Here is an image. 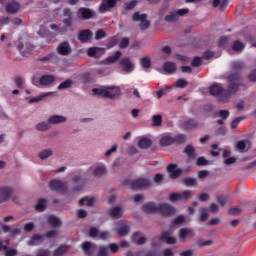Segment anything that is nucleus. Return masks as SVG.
Segmentation results:
<instances>
[{
	"mask_svg": "<svg viewBox=\"0 0 256 256\" xmlns=\"http://www.w3.org/2000/svg\"><path fill=\"white\" fill-rule=\"evenodd\" d=\"M228 89H225L222 84L215 83L212 84L209 88V93L213 97H217L222 103H227L231 99V95H235L239 91L241 86L242 79L239 74H230L228 76Z\"/></svg>",
	"mask_w": 256,
	"mask_h": 256,
	"instance_id": "obj_1",
	"label": "nucleus"
},
{
	"mask_svg": "<svg viewBox=\"0 0 256 256\" xmlns=\"http://www.w3.org/2000/svg\"><path fill=\"white\" fill-rule=\"evenodd\" d=\"M94 95L102 97L103 99H110L115 101L121 97V87L119 86H101L100 88L92 89Z\"/></svg>",
	"mask_w": 256,
	"mask_h": 256,
	"instance_id": "obj_2",
	"label": "nucleus"
},
{
	"mask_svg": "<svg viewBox=\"0 0 256 256\" xmlns=\"http://www.w3.org/2000/svg\"><path fill=\"white\" fill-rule=\"evenodd\" d=\"M189 13V8L176 9L169 12L165 16L164 21L166 23H177L179 22L180 17H185Z\"/></svg>",
	"mask_w": 256,
	"mask_h": 256,
	"instance_id": "obj_3",
	"label": "nucleus"
},
{
	"mask_svg": "<svg viewBox=\"0 0 256 256\" xmlns=\"http://www.w3.org/2000/svg\"><path fill=\"white\" fill-rule=\"evenodd\" d=\"M129 185L131 189H134L135 191H139L141 189H150L152 187L153 183L149 178H137L135 180H132L129 182Z\"/></svg>",
	"mask_w": 256,
	"mask_h": 256,
	"instance_id": "obj_4",
	"label": "nucleus"
},
{
	"mask_svg": "<svg viewBox=\"0 0 256 256\" xmlns=\"http://www.w3.org/2000/svg\"><path fill=\"white\" fill-rule=\"evenodd\" d=\"M147 17V14L135 12L132 16V21H139V29H141V31H146V29L151 27V21L147 20Z\"/></svg>",
	"mask_w": 256,
	"mask_h": 256,
	"instance_id": "obj_5",
	"label": "nucleus"
},
{
	"mask_svg": "<svg viewBox=\"0 0 256 256\" xmlns=\"http://www.w3.org/2000/svg\"><path fill=\"white\" fill-rule=\"evenodd\" d=\"M158 212L161 213L162 217H173L177 213V208L171 204L162 203L158 205Z\"/></svg>",
	"mask_w": 256,
	"mask_h": 256,
	"instance_id": "obj_6",
	"label": "nucleus"
},
{
	"mask_svg": "<svg viewBox=\"0 0 256 256\" xmlns=\"http://www.w3.org/2000/svg\"><path fill=\"white\" fill-rule=\"evenodd\" d=\"M117 3H119V0H102L98 7V11L99 13H107L108 11H111V9H115Z\"/></svg>",
	"mask_w": 256,
	"mask_h": 256,
	"instance_id": "obj_7",
	"label": "nucleus"
},
{
	"mask_svg": "<svg viewBox=\"0 0 256 256\" xmlns=\"http://www.w3.org/2000/svg\"><path fill=\"white\" fill-rule=\"evenodd\" d=\"M178 237L181 243H185L187 239H193V237H195V230L191 228H181L178 232Z\"/></svg>",
	"mask_w": 256,
	"mask_h": 256,
	"instance_id": "obj_8",
	"label": "nucleus"
},
{
	"mask_svg": "<svg viewBox=\"0 0 256 256\" xmlns=\"http://www.w3.org/2000/svg\"><path fill=\"white\" fill-rule=\"evenodd\" d=\"M56 51L59 55L67 57L68 55H71L73 48H71V44L69 42L64 41L57 46Z\"/></svg>",
	"mask_w": 256,
	"mask_h": 256,
	"instance_id": "obj_9",
	"label": "nucleus"
},
{
	"mask_svg": "<svg viewBox=\"0 0 256 256\" xmlns=\"http://www.w3.org/2000/svg\"><path fill=\"white\" fill-rule=\"evenodd\" d=\"M89 171H91L93 177L99 179L107 173V167H105L103 164H95L89 168Z\"/></svg>",
	"mask_w": 256,
	"mask_h": 256,
	"instance_id": "obj_10",
	"label": "nucleus"
},
{
	"mask_svg": "<svg viewBox=\"0 0 256 256\" xmlns=\"http://www.w3.org/2000/svg\"><path fill=\"white\" fill-rule=\"evenodd\" d=\"M119 65L122 68V71H124V73H133V70L135 69V64L131 62V58L129 57L122 58L119 61Z\"/></svg>",
	"mask_w": 256,
	"mask_h": 256,
	"instance_id": "obj_11",
	"label": "nucleus"
},
{
	"mask_svg": "<svg viewBox=\"0 0 256 256\" xmlns=\"http://www.w3.org/2000/svg\"><path fill=\"white\" fill-rule=\"evenodd\" d=\"M13 195V188L11 187H0V205L2 203H7Z\"/></svg>",
	"mask_w": 256,
	"mask_h": 256,
	"instance_id": "obj_12",
	"label": "nucleus"
},
{
	"mask_svg": "<svg viewBox=\"0 0 256 256\" xmlns=\"http://www.w3.org/2000/svg\"><path fill=\"white\" fill-rule=\"evenodd\" d=\"M49 187L52 191H60L61 193L67 191V183L61 180H52Z\"/></svg>",
	"mask_w": 256,
	"mask_h": 256,
	"instance_id": "obj_13",
	"label": "nucleus"
},
{
	"mask_svg": "<svg viewBox=\"0 0 256 256\" xmlns=\"http://www.w3.org/2000/svg\"><path fill=\"white\" fill-rule=\"evenodd\" d=\"M115 231L119 237H126V235H129L131 228L129 227V223L127 221H121L119 227L115 228Z\"/></svg>",
	"mask_w": 256,
	"mask_h": 256,
	"instance_id": "obj_14",
	"label": "nucleus"
},
{
	"mask_svg": "<svg viewBox=\"0 0 256 256\" xmlns=\"http://www.w3.org/2000/svg\"><path fill=\"white\" fill-rule=\"evenodd\" d=\"M143 213H147V215H153V213L159 212V205L154 202H147L141 207Z\"/></svg>",
	"mask_w": 256,
	"mask_h": 256,
	"instance_id": "obj_15",
	"label": "nucleus"
},
{
	"mask_svg": "<svg viewBox=\"0 0 256 256\" xmlns=\"http://www.w3.org/2000/svg\"><path fill=\"white\" fill-rule=\"evenodd\" d=\"M81 249L85 255H95L97 253V247L91 242L82 243Z\"/></svg>",
	"mask_w": 256,
	"mask_h": 256,
	"instance_id": "obj_16",
	"label": "nucleus"
},
{
	"mask_svg": "<svg viewBox=\"0 0 256 256\" xmlns=\"http://www.w3.org/2000/svg\"><path fill=\"white\" fill-rule=\"evenodd\" d=\"M108 215L113 219H121V217H123V206H113L108 210Z\"/></svg>",
	"mask_w": 256,
	"mask_h": 256,
	"instance_id": "obj_17",
	"label": "nucleus"
},
{
	"mask_svg": "<svg viewBox=\"0 0 256 256\" xmlns=\"http://www.w3.org/2000/svg\"><path fill=\"white\" fill-rule=\"evenodd\" d=\"M167 171L170 173L171 179H177L181 177V173H183L181 169L177 168V164L168 165Z\"/></svg>",
	"mask_w": 256,
	"mask_h": 256,
	"instance_id": "obj_18",
	"label": "nucleus"
},
{
	"mask_svg": "<svg viewBox=\"0 0 256 256\" xmlns=\"http://www.w3.org/2000/svg\"><path fill=\"white\" fill-rule=\"evenodd\" d=\"M93 39V33L91 30H81L78 34V40L80 43H87V41H91Z\"/></svg>",
	"mask_w": 256,
	"mask_h": 256,
	"instance_id": "obj_19",
	"label": "nucleus"
},
{
	"mask_svg": "<svg viewBox=\"0 0 256 256\" xmlns=\"http://www.w3.org/2000/svg\"><path fill=\"white\" fill-rule=\"evenodd\" d=\"M39 83H40V85H42V87H49L55 83V76L43 75L40 77Z\"/></svg>",
	"mask_w": 256,
	"mask_h": 256,
	"instance_id": "obj_20",
	"label": "nucleus"
},
{
	"mask_svg": "<svg viewBox=\"0 0 256 256\" xmlns=\"http://www.w3.org/2000/svg\"><path fill=\"white\" fill-rule=\"evenodd\" d=\"M19 9H21V4H19V2H9L6 5V11L10 15H15V13L19 12Z\"/></svg>",
	"mask_w": 256,
	"mask_h": 256,
	"instance_id": "obj_21",
	"label": "nucleus"
},
{
	"mask_svg": "<svg viewBox=\"0 0 256 256\" xmlns=\"http://www.w3.org/2000/svg\"><path fill=\"white\" fill-rule=\"evenodd\" d=\"M79 13L84 21L93 19V17H95V12L89 8H80Z\"/></svg>",
	"mask_w": 256,
	"mask_h": 256,
	"instance_id": "obj_22",
	"label": "nucleus"
},
{
	"mask_svg": "<svg viewBox=\"0 0 256 256\" xmlns=\"http://www.w3.org/2000/svg\"><path fill=\"white\" fill-rule=\"evenodd\" d=\"M67 118L61 115H53L48 118V123L51 125H59L61 123H65Z\"/></svg>",
	"mask_w": 256,
	"mask_h": 256,
	"instance_id": "obj_23",
	"label": "nucleus"
},
{
	"mask_svg": "<svg viewBox=\"0 0 256 256\" xmlns=\"http://www.w3.org/2000/svg\"><path fill=\"white\" fill-rule=\"evenodd\" d=\"M160 239L162 241H165V243H167V245H175V243H177V239L175 237L171 236V232H169V231L162 232Z\"/></svg>",
	"mask_w": 256,
	"mask_h": 256,
	"instance_id": "obj_24",
	"label": "nucleus"
},
{
	"mask_svg": "<svg viewBox=\"0 0 256 256\" xmlns=\"http://www.w3.org/2000/svg\"><path fill=\"white\" fill-rule=\"evenodd\" d=\"M84 177L85 176L82 173H80V174L75 175L72 178L73 183H82L81 186L74 188V191H81V189H83V187L85 186V183H87V180H85Z\"/></svg>",
	"mask_w": 256,
	"mask_h": 256,
	"instance_id": "obj_25",
	"label": "nucleus"
},
{
	"mask_svg": "<svg viewBox=\"0 0 256 256\" xmlns=\"http://www.w3.org/2000/svg\"><path fill=\"white\" fill-rule=\"evenodd\" d=\"M163 71H165L167 75H172V73H175V71H177V65L171 61L165 62L163 64Z\"/></svg>",
	"mask_w": 256,
	"mask_h": 256,
	"instance_id": "obj_26",
	"label": "nucleus"
},
{
	"mask_svg": "<svg viewBox=\"0 0 256 256\" xmlns=\"http://www.w3.org/2000/svg\"><path fill=\"white\" fill-rule=\"evenodd\" d=\"M183 153H185L188 159H195V157H197V154L195 153V147H193L191 144L184 148Z\"/></svg>",
	"mask_w": 256,
	"mask_h": 256,
	"instance_id": "obj_27",
	"label": "nucleus"
},
{
	"mask_svg": "<svg viewBox=\"0 0 256 256\" xmlns=\"http://www.w3.org/2000/svg\"><path fill=\"white\" fill-rule=\"evenodd\" d=\"M151 145H153V141L149 138H141L138 141V147L140 149H149V147H151Z\"/></svg>",
	"mask_w": 256,
	"mask_h": 256,
	"instance_id": "obj_28",
	"label": "nucleus"
},
{
	"mask_svg": "<svg viewBox=\"0 0 256 256\" xmlns=\"http://www.w3.org/2000/svg\"><path fill=\"white\" fill-rule=\"evenodd\" d=\"M247 143V140L238 141L236 144V149H238L240 153H247V151L251 149V147L247 146Z\"/></svg>",
	"mask_w": 256,
	"mask_h": 256,
	"instance_id": "obj_29",
	"label": "nucleus"
},
{
	"mask_svg": "<svg viewBox=\"0 0 256 256\" xmlns=\"http://www.w3.org/2000/svg\"><path fill=\"white\" fill-rule=\"evenodd\" d=\"M183 127L188 130L197 129L199 127V122L195 119H189L184 122Z\"/></svg>",
	"mask_w": 256,
	"mask_h": 256,
	"instance_id": "obj_30",
	"label": "nucleus"
},
{
	"mask_svg": "<svg viewBox=\"0 0 256 256\" xmlns=\"http://www.w3.org/2000/svg\"><path fill=\"white\" fill-rule=\"evenodd\" d=\"M159 143L161 147H169V145H173V143H175V138L171 136H163Z\"/></svg>",
	"mask_w": 256,
	"mask_h": 256,
	"instance_id": "obj_31",
	"label": "nucleus"
},
{
	"mask_svg": "<svg viewBox=\"0 0 256 256\" xmlns=\"http://www.w3.org/2000/svg\"><path fill=\"white\" fill-rule=\"evenodd\" d=\"M35 129L36 131L44 133L45 131H49V129H51V124H49V120H47V122H40L36 124Z\"/></svg>",
	"mask_w": 256,
	"mask_h": 256,
	"instance_id": "obj_32",
	"label": "nucleus"
},
{
	"mask_svg": "<svg viewBox=\"0 0 256 256\" xmlns=\"http://www.w3.org/2000/svg\"><path fill=\"white\" fill-rule=\"evenodd\" d=\"M68 250V246L61 245L53 251L52 256H64Z\"/></svg>",
	"mask_w": 256,
	"mask_h": 256,
	"instance_id": "obj_33",
	"label": "nucleus"
},
{
	"mask_svg": "<svg viewBox=\"0 0 256 256\" xmlns=\"http://www.w3.org/2000/svg\"><path fill=\"white\" fill-rule=\"evenodd\" d=\"M53 156V150L52 149H44L39 152L38 157L41 159V161H45V159H49V157Z\"/></svg>",
	"mask_w": 256,
	"mask_h": 256,
	"instance_id": "obj_34",
	"label": "nucleus"
},
{
	"mask_svg": "<svg viewBox=\"0 0 256 256\" xmlns=\"http://www.w3.org/2000/svg\"><path fill=\"white\" fill-rule=\"evenodd\" d=\"M48 223L49 225H51V227H53L54 229H56L57 227H61V219H59L56 216H49L48 217Z\"/></svg>",
	"mask_w": 256,
	"mask_h": 256,
	"instance_id": "obj_35",
	"label": "nucleus"
},
{
	"mask_svg": "<svg viewBox=\"0 0 256 256\" xmlns=\"http://www.w3.org/2000/svg\"><path fill=\"white\" fill-rule=\"evenodd\" d=\"M140 235L141 234L139 232H135L132 236V241L136 243V245H145L147 238L142 236L137 240V237H139Z\"/></svg>",
	"mask_w": 256,
	"mask_h": 256,
	"instance_id": "obj_36",
	"label": "nucleus"
},
{
	"mask_svg": "<svg viewBox=\"0 0 256 256\" xmlns=\"http://www.w3.org/2000/svg\"><path fill=\"white\" fill-rule=\"evenodd\" d=\"M209 219V209L208 208H200V215H199V221L202 223H205Z\"/></svg>",
	"mask_w": 256,
	"mask_h": 256,
	"instance_id": "obj_37",
	"label": "nucleus"
},
{
	"mask_svg": "<svg viewBox=\"0 0 256 256\" xmlns=\"http://www.w3.org/2000/svg\"><path fill=\"white\" fill-rule=\"evenodd\" d=\"M79 205L83 206V205H87V207H93V205H95V198H81L79 200Z\"/></svg>",
	"mask_w": 256,
	"mask_h": 256,
	"instance_id": "obj_38",
	"label": "nucleus"
},
{
	"mask_svg": "<svg viewBox=\"0 0 256 256\" xmlns=\"http://www.w3.org/2000/svg\"><path fill=\"white\" fill-rule=\"evenodd\" d=\"M36 241H39V243H43V241H45V236L41 234H35L34 236H32L31 240L28 242V245H37Z\"/></svg>",
	"mask_w": 256,
	"mask_h": 256,
	"instance_id": "obj_39",
	"label": "nucleus"
},
{
	"mask_svg": "<svg viewBox=\"0 0 256 256\" xmlns=\"http://www.w3.org/2000/svg\"><path fill=\"white\" fill-rule=\"evenodd\" d=\"M163 116L161 114L152 116V127H161Z\"/></svg>",
	"mask_w": 256,
	"mask_h": 256,
	"instance_id": "obj_40",
	"label": "nucleus"
},
{
	"mask_svg": "<svg viewBox=\"0 0 256 256\" xmlns=\"http://www.w3.org/2000/svg\"><path fill=\"white\" fill-rule=\"evenodd\" d=\"M47 208V200L41 198L35 205L36 211H44Z\"/></svg>",
	"mask_w": 256,
	"mask_h": 256,
	"instance_id": "obj_41",
	"label": "nucleus"
},
{
	"mask_svg": "<svg viewBox=\"0 0 256 256\" xmlns=\"http://www.w3.org/2000/svg\"><path fill=\"white\" fill-rule=\"evenodd\" d=\"M182 183L186 187H197V179L195 178H184Z\"/></svg>",
	"mask_w": 256,
	"mask_h": 256,
	"instance_id": "obj_42",
	"label": "nucleus"
},
{
	"mask_svg": "<svg viewBox=\"0 0 256 256\" xmlns=\"http://www.w3.org/2000/svg\"><path fill=\"white\" fill-rule=\"evenodd\" d=\"M193 197V192L191 190H184L180 193V201H189Z\"/></svg>",
	"mask_w": 256,
	"mask_h": 256,
	"instance_id": "obj_43",
	"label": "nucleus"
},
{
	"mask_svg": "<svg viewBox=\"0 0 256 256\" xmlns=\"http://www.w3.org/2000/svg\"><path fill=\"white\" fill-rule=\"evenodd\" d=\"M196 244L198 245V247H209L211 245H213V240H202V238H198L196 240Z\"/></svg>",
	"mask_w": 256,
	"mask_h": 256,
	"instance_id": "obj_44",
	"label": "nucleus"
},
{
	"mask_svg": "<svg viewBox=\"0 0 256 256\" xmlns=\"http://www.w3.org/2000/svg\"><path fill=\"white\" fill-rule=\"evenodd\" d=\"M73 87V80L71 79H67L65 80L64 82H62L59 86H58V89L59 90H63V89H69Z\"/></svg>",
	"mask_w": 256,
	"mask_h": 256,
	"instance_id": "obj_45",
	"label": "nucleus"
},
{
	"mask_svg": "<svg viewBox=\"0 0 256 256\" xmlns=\"http://www.w3.org/2000/svg\"><path fill=\"white\" fill-rule=\"evenodd\" d=\"M121 55H123L121 51H116L114 56L108 57L106 61H108V63H115V61H118L119 59H121Z\"/></svg>",
	"mask_w": 256,
	"mask_h": 256,
	"instance_id": "obj_46",
	"label": "nucleus"
},
{
	"mask_svg": "<svg viewBox=\"0 0 256 256\" xmlns=\"http://www.w3.org/2000/svg\"><path fill=\"white\" fill-rule=\"evenodd\" d=\"M232 49H233V51H243V49H245V44H243L239 40H236V41H234V43L232 45Z\"/></svg>",
	"mask_w": 256,
	"mask_h": 256,
	"instance_id": "obj_47",
	"label": "nucleus"
},
{
	"mask_svg": "<svg viewBox=\"0 0 256 256\" xmlns=\"http://www.w3.org/2000/svg\"><path fill=\"white\" fill-rule=\"evenodd\" d=\"M49 95H53V92H47L45 94H43L42 96H38L36 98H32L29 100V103H39V101H43V99H45V97H49Z\"/></svg>",
	"mask_w": 256,
	"mask_h": 256,
	"instance_id": "obj_48",
	"label": "nucleus"
},
{
	"mask_svg": "<svg viewBox=\"0 0 256 256\" xmlns=\"http://www.w3.org/2000/svg\"><path fill=\"white\" fill-rule=\"evenodd\" d=\"M140 64L142 65V67L144 69H149V67H151V58L149 57H143L140 59Z\"/></svg>",
	"mask_w": 256,
	"mask_h": 256,
	"instance_id": "obj_49",
	"label": "nucleus"
},
{
	"mask_svg": "<svg viewBox=\"0 0 256 256\" xmlns=\"http://www.w3.org/2000/svg\"><path fill=\"white\" fill-rule=\"evenodd\" d=\"M175 87H177L178 89H184V87L186 85H189V82L187 80H185L184 78H180L175 82Z\"/></svg>",
	"mask_w": 256,
	"mask_h": 256,
	"instance_id": "obj_50",
	"label": "nucleus"
},
{
	"mask_svg": "<svg viewBox=\"0 0 256 256\" xmlns=\"http://www.w3.org/2000/svg\"><path fill=\"white\" fill-rule=\"evenodd\" d=\"M137 7V0H132L124 5L125 11H133Z\"/></svg>",
	"mask_w": 256,
	"mask_h": 256,
	"instance_id": "obj_51",
	"label": "nucleus"
},
{
	"mask_svg": "<svg viewBox=\"0 0 256 256\" xmlns=\"http://www.w3.org/2000/svg\"><path fill=\"white\" fill-rule=\"evenodd\" d=\"M231 67L233 71H242V69H245V65L242 62H232Z\"/></svg>",
	"mask_w": 256,
	"mask_h": 256,
	"instance_id": "obj_52",
	"label": "nucleus"
},
{
	"mask_svg": "<svg viewBox=\"0 0 256 256\" xmlns=\"http://www.w3.org/2000/svg\"><path fill=\"white\" fill-rule=\"evenodd\" d=\"M57 235H59V231L57 230H50V231H47L44 235V237L46 239H55L57 237Z\"/></svg>",
	"mask_w": 256,
	"mask_h": 256,
	"instance_id": "obj_53",
	"label": "nucleus"
},
{
	"mask_svg": "<svg viewBox=\"0 0 256 256\" xmlns=\"http://www.w3.org/2000/svg\"><path fill=\"white\" fill-rule=\"evenodd\" d=\"M185 223V216L179 215L172 220V225H183Z\"/></svg>",
	"mask_w": 256,
	"mask_h": 256,
	"instance_id": "obj_54",
	"label": "nucleus"
},
{
	"mask_svg": "<svg viewBox=\"0 0 256 256\" xmlns=\"http://www.w3.org/2000/svg\"><path fill=\"white\" fill-rule=\"evenodd\" d=\"M216 199L221 207H225L229 201V197L227 196H217Z\"/></svg>",
	"mask_w": 256,
	"mask_h": 256,
	"instance_id": "obj_55",
	"label": "nucleus"
},
{
	"mask_svg": "<svg viewBox=\"0 0 256 256\" xmlns=\"http://www.w3.org/2000/svg\"><path fill=\"white\" fill-rule=\"evenodd\" d=\"M115 45H117V38L112 37V38L106 40L107 49H113V47H115Z\"/></svg>",
	"mask_w": 256,
	"mask_h": 256,
	"instance_id": "obj_56",
	"label": "nucleus"
},
{
	"mask_svg": "<svg viewBox=\"0 0 256 256\" xmlns=\"http://www.w3.org/2000/svg\"><path fill=\"white\" fill-rule=\"evenodd\" d=\"M99 51H101V48L99 47H91L87 50V55L89 57H95V55H97V53H99Z\"/></svg>",
	"mask_w": 256,
	"mask_h": 256,
	"instance_id": "obj_57",
	"label": "nucleus"
},
{
	"mask_svg": "<svg viewBox=\"0 0 256 256\" xmlns=\"http://www.w3.org/2000/svg\"><path fill=\"white\" fill-rule=\"evenodd\" d=\"M185 141H187V136L185 134H179L174 138V143L183 144Z\"/></svg>",
	"mask_w": 256,
	"mask_h": 256,
	"instance_id": "obj_58",
	"label": "nucleus"
},
{
	"mask_svg": "<svg viewBox=\"0 0 256 256\" xmlns=\"http://www.w3.org/2000/svg\"><path fill=\"white\" fill-rule=\"evenodd\" d=\"M163 179L164 176L161 173H157L153 176V181L154 183H156L157 185H161V183H163Z\"/></svg>",
	"mask_w": 256,
	"mask_h": 256,
	"instance_id": "obj_59",
	"label": "nucleus"
},
{
	"mask_svg": "<svg viewBox=\"0 0 256 256\" xmlns=\"http://www.w3.org/2000/svg\"><path fill=\"white\" fill-rule=\"evenodd\" d=\"M107 37V33L104 30H98L95 33V40L99 41L100 39H105Z\"/></svg>",
	"mask_w": 256,
	"mask_h": 256,
	"instance_id": "obj_60",
	"label": "nucleus"
},
{
	"mask_svg": "<svg viewBox=\"0 0 256 256\" xmlns=\"http://www.w3.org/2000/svg\"><path fill=\"white\" fill-rule=\"evenodd\" d=\"M169 199L172 201V203L181 201V193H172L170 194Z\"/></svg>",
	"mask_w": 256,
	"mask_h": 256,
	"instance_id": "obj_61",
	"label": "nucleus"
},
{
	"mask_svg": "<svg viewBox=\"0 0 256 256\" xmlns=\"http://www.w3.org/2000/svg\"><path fill=\"white\" fill-rule=\"evenodd\" d=\"M89 236L92 238L99 237V229L97 227H91L89 229Z\"/></svg>",
	"mask_w": 256,
	"mask_h": 256,
	"instance_id": "obj_62",
	"label": "nucleus"
},
{
	"mask_svg": "<svg viewBox=\"0 0 256 256\" xmlns=\"http://www.w3.org/2000/svg\"><path fill=\"white\" fill-rule=\"evenodd\" d=\"M5 256H16L17 255V249L15 248H7V250L4 252Z\"/></svg>",
	"mask_w": 256,
	"mask_h": 256,
	"instance_id": "obj_63",
	"label": "nucleus"
},
{
	"mask_svg": "<svg viewBox=\"0 0 256 256\" xmlns=\"http://www.w3.org/2000/svg\"><path fill=\"white\" fill-rule=\"evenodd\" d=\"M248 79L249 81H251L252 83L256 82V69L250 71V73L248 74Z\"/></svg>",
	"mask_w": 256,
	"mask_h": 256,
	"instance_id": "obj_64",
	"label": "nucleus"
}]
</instances>
